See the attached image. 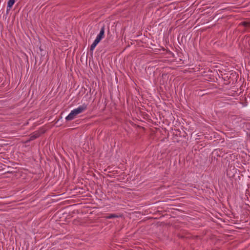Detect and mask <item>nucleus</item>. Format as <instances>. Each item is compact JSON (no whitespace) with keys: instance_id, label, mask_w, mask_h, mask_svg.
I'll return each instance as SVG.
<instances>
[{"instance_id":"obj_1","label":"nucleus","mask_w":250,"mask_h":250,"mask_svg":"<svg viewBox=\"0 0 250 250\" xmlns=\"http://www.w3.org/2000/svg\"><path fill=\"white\" fill-rule=\"evenodd\" d=\"M87 108V105L85 104L79 105L77 108L71 110L70 113L66 117V120L71 121L73 120L77 115L84 112Z\"/></svg>"},{"instance_id":"obj_2","label":"nucleus","mask_w":250,"mask_h":250,"mask_svg":"<svg viewBox=\"0 0 250 250\" xmlns=\"http://www.w3.org/2000/svg\"><path fill=\"white\" fill-rule=\"evenodd\" d=\"M105 27L103 26L100 30V33L97 36L95 40L100 42L104 37Z\"/></svg>"},{"instance_id":"obj_3","label":"nucleus","mask_w":250,"mask_h":250,"mask_svg":"<svg viewBox=\"0 0 250 250\" xmlns=\"http://www.w3.org/2000/svg\"><path fill=\"white\" fill-rule=\"evenodd\" d=\"M15 1V0H9L8 1L7 6V12H8V11L10 10L11 8L12 7Z\"/></svg>"},{"instance_id":"obj_4","label":"nucleus","mask_w":250,"mask_h":250,"mask_svg":"<svg viewBox=\"0 0 250 250\" xmlns=\"http://www.w3.org/2000/svg\"><path fill=\"white\" fill-rule=\"evenodd\" d=\"M99 43V42H97L96 40H94L92 44L90 46V50L91 52V54H93V51L95 49L96 45Z\"/></svg>"},{"instance_id":"obj_5","label":"nucleus","mask_w":250,"mask_h":250,"mask_svg":"<svg viewBox=\"0 0 250 250\" xmlns=\"http://www.w3.org/2000/svg\"><path fill=\"white\" fill-rule=\"evenodd\" d=\"M39 136L38 133L31 134L30 137V141L34 140Z\"/></svg>"},{"instance_id":"obj_6","label":"nucleus","mask_w":250,"mask_h":250,"mask_svg":"<svg viewBox=\"0 0 250 250\" xmlns=\"http://www.w3.org/2000/svg\"><path fill=\"white\" fill-rule=\"evenodd\" d=\"M118 216L115 214H110L106 216H105L106 219H111L113 218H117Z\"/></svg>"}]
</instances>
